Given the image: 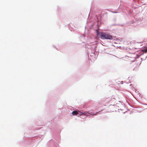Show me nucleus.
I'll return each mask as SVG.
<instances>
[{"label":"nucleus","mask_w":147,"mask_h":147,"mask_svg":"<svg viewBox=\"0 0 147 147\" xmlns=\"http://www.w3.org/2000/svg\"><path fill=\"white\" fill-rule=\"evenodd\" d=\"M97 113H96L94 114L93 115H97Z\"/></svg>","instance_id":"nucleus-5"},{"label":"nucleus","mask_w":147,"mask_h":147,"mask_svg":"<svg viewBox=\"0 0 147 147\" xmlns=\"http://www.w3.org/2000/svg\"><path fill=\"white\" fill-rule=\"evenodd\" d=\"M100 38L102 39H112V36L105 32H101L100 34Z\"/></svg>","instance_id":"nucleus-1"},{"label":"nucleus","mask_w":147,"mask_h":147,"mask_svg":"<svg viewBox=\"0 0 147 147\" xmlns=\"http://www.w3.org/2000/svg\"><path fill=\"white\" fill-rule=\"evenodd\" d=\"M142 51L143 52H144L145 53H147V47L146 48V49H145L142 50Z\"/></svg>","instance_id":"nucleus-4"},{"label":"nucleus","mask_w":147,"mask_h":147,"mask_svg":"<svg viewBox=\"0 0 147 147\" xmlns=\"http://www.w3.org/2000/svg\"><path fill=\"white\" fill-rule=\"evenodd\" d=\"M72 114L74 115H76L78 114V112L77 111H73L72 112Z\"/></svg>","instance_id":"nucleus-2"},{"label":"nucleus","mask_w":147,"mask_h":147,"mask_svg":"<svg viewBox=\"0 0 147 147\" xmlns=\"http://www.w3.org/2000/svg\"><path fill=\"white\" fill-rule=\"evenodd\" d=\"M107 98H104L103 99V101H104V102H105L106 103H108L109 101V100H107Z\"/></svg>","instance_id":"nucleus-3"}]
</instances>
